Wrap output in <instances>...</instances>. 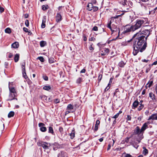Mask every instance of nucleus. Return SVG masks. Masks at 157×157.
<instances>
[{
	"label": "nucleus",
	"instance_id": "obj_55",
	"mask_svg": "<svg viewBox=\"0 0 157 157\" xmlns=\"http://www.w3.org/2000/svg\"><path fill=\"white\" fill-rule=\"evenodd\" d=\"M112 80H113V78H111L110 79L109 82V84H108V85H110L111 84V83L112 81Z\"/></svg>",
	"mask_w": 157,
	"mask_h": 157
},
{
	"label": "nucleus",
	"instance_id": "obj_40",
	"mask_svg": "<svg viewBox=\"0 0 157 157\" xmlns=\"http://www.w3.org/2000/svg\"><path fill=\"white\" fill-rule=\"evenodd\" d=\"M25 25L27 26L28 27L29 26V22L28 20H26L25 22Z\"/></svg>",
	"mask_w": 157,
	"mask_h": 157
},
{
	"label": "nucleus",
	"instance_id": "obj_49",
	"mask_svg": "<svg viewBox=\"0 0 157 157\" xmlns=\"http://www.w3.org/2000/svg\"><path fill=\"white\" fill-rule=\"evenodd\" d=\"M43 78L45 80L47 81L48 80V77L46 76H43Z\"/></svg>",
	"mask_w": 157,
	"mask_h": 157
},
{
	"label": "nucleus",
	"instance_id": "obj_53",
	"mask_svg": "<svg viewBox=\"0 0 157 157\" xmlns=\"http://www.w3.org/2000/svg\"><path fill=\"white\" fill-rule=\"evenodd\" d=\"M130 138V137H127L125 139V141L126 143H128V142L129 139Z\"/></svg>",
	"mask_w": 157,
	"mask_h": 157
},
{
	"label": "nucleus",
	"instance_id": "obj_61",
	"mask_svg": "<svg viewBox=\"0 0 157 157\" xmlns=\"http://www.w3.org/2000/svg\"><path fill=\"white\" fill-rule=\"evenodd\" d=\"M157 64V60L154 62L152 64L153 65H156Z\"/></svg>",
	"mask_w": 157,
	"mask_h": 157
},
{
	"label": "nucleus",
	"instance_id": "obj_50",
	"mask_svg": "<svg viewBox=\"0 0 157 157\" xmlns=\"http://www.w3.org/2000/svg\"><path fill=\"white\" fill-rule=\"evenodd\" d=\"M59 102V99H56L54 100V102L56 103H58Z\"/></svg>",
	"mask_w": 157,
	"mask_h": 157
},
{
	"label": "nucleus",
	"instance_id": "obj_36",
	"mask_svg": "<svg viewBox=\"0 0 157 157\" xmlns=\"http://www.w3.org/2000/svg\"><path fill=\"white\" fill-rule=\"evenodd\" d=\"M97 1L96 0H91V2L89 3H91L93 5H95Z\"/></svg>",
	"mask_w": 157,
	"mask_h": 157
},
{
	"label": "nucleus",
	"instance_id": "obj_44",
	"mask_svg": "<svg viewBox=\"0 0 157 157\" xmlns=\"http://www.w3.org/2000/svg\"><path fill=\"white\" fill-rule=\"evenodd\" d=\"M40 131L42 132H45L46 131V128H40Z\"/></svg>",
	"mask_w": 157,
	"mask_h": 157
},
{
	"label": "nucleus",
	"instance_id": "obj_2",
	"mask_svg": "<svg viewBox=\"0 0 157 157\" xmlns=\"http://www.w3.org/2000/svg\"><path fill=\"white\" fill-rule=\"evenodd\" d=\"M144 22V21L143 20H137L135 24L130 27V31H134L138 29L140 27Z\"/></svg>",
	"mask_w": 157,
	"mask_h": 157
},
{
	"label": "nucleus",
	"instance_id": "obj_64",
	"mask_svg": "<svg viewBox=\"0 0 157 157\" xmlns=\"http://www.w3.org/2000/svg\"><path fill=\"white\" fill-rule=\"evenodd\" d=\"M155 90L156 93H157V84H156V86L155 88Z\"/></svg>",
	"mask_w": 157,
	"mask_h": 157
},
{
	"label": "nucleus",
	"instance_id": "obj_13",
	"mask_svg": "<svg viewBox=\"0 0 157 157\" xmlns=\"http://www.w3.org/2000/svg\"><path fill=\"white\" fill-rule=\"evenodd\" d=\"M73 106L71 104H69L67 105V109L69 110L70 111H74L73 110Z\"/></svg>",
	"mask_w": 157,
	"mask_h": 157
},
{
	"label": "nucleus",
	"instance_id": "obj_52",
	"mask_svg": "<svg viewBox=\"0 0 157 157\" xmlns=\"http://www.w3.org/2000/svg\"><path fill=\"white\" fill-rule=\"evenodd\" d=\"M109 85H108V86L106 87V88L105 89V91H107L110 88V86H109Z\"/></svg>",
	"mask_w": 157,
	"mask_h": 157
},
{
	"label": "nucleus",
	"instance_id": "obj_32",
	"mask_svg": "<svg viewBox=\"0 0 157 157\" xmlns=\"http://www.w3.org/2000/svg\"><path fill=\"white\" fill-rule=\"evenodd\" d=\"M121 3L122 5L125 6L127 5V0H122L121 1Z\"/></svg>",
	"mask_w": 157,
	"mask_h": 157
},
{
	"label": "nucleus",
	"instance_id": "obj_4",
	"mask_svg": "<svg viewBox=\"0 0 157 157\" xmlns=\"http://www.w3.org/2000/svg\"><path fill=\"white\" fill-rule=\"evenodd\" d=\"M37 144L39 146L42 147L45 149H48L49 147L51 146L50 143L41 141L38 142Z\"/></svg>",
	"mask_w": 157,
	"mask_h": 157
},
{
	"label": "nucleus",
	"instance_id": "obj_58",
	"mask_svg": "<svg viewBox=\"0 0 157 157\" xmlns=\"http://www.w3.org/2000/svg\"><path fill=\"white\" fill-rule=\"evenodd\" d=\"M142 61L143 62H144L147 63V62H148V60H146V59H144L142 60Z\"/></svg>",
	"mask_w": 157,
	"mask_h": 157
},
{
	"label": "nucleus",
	"instance_id": "obj_28",
	"mask_svg": "<svg viewBox=\"0 0 157 157\" xmlns=\"http://www.w3.org/2000/svg\"><path fill=\"white\" fill-rule=\"evenodd\" d=\"M100 121L99 120H98L96 121V123L95 125V128H98L99 125Z\"/></svg>",
	"mask_w": 157,
	"mask_h": 157
},
{
	"label": "nucleus",
	"instance_id": "obj_59",
	"mask_svg": "<svg viewBox=\"0 0 157 157\" xmlns=\"http://www.w3.org/2000/svg\"><path fill=\"white\" fill-rule=\"evenodd\" d=\"M103 140V137H102L99 139L100 142H102Z\"/></svg>",
	"mask_w": 157,
	"mask_h": 157
},
{
	"label": "nucleus",
	"instance_id": "obj_23",
	"mask_svg": "<svg viewBox=\"0 0 157 157\" xmlns=\"http://www.w3.org/2000/svg\"><path fill=\"white\" fill-rule=\"evenodd\" d=\"M149 96L150 97L152 100L155 99V95L154 94L152 93L151 92L149 94Z\"/></svg>",
	"mask_w": 157,
	"mask_h": 157
},
{
	"label": "nucleus",
	"instance_id": "obj_56",
	"mask_svg": "<svg viewBox=\"0 0 157 157\" xmlns=\"http://www.w3.org/2000/svg\"><path fill=\"white\" fill-rule=\"evenodd\" d=\"M12 56H13V55L11 53H9V54L8 57H9V58H12Z\"/></svg>",
	"mask_w": 157,
	"mask_h": 157
},
{
	"label": "nucleus",
	"instance_id": "obj_29",
	"mask_svg": "<svg viewBox=\"0 0 157 157\" xmlns=\"http://www.w3.org/2000/svg\"><path fill=\"white\" fill-rule=\"evenodd\" d=\"M37 59H39L41 62H43L44 61V58L42 56L38 57Z\"/></svg>",
	"mask_w": 157,
	"mask_h": 157
},
{
	"label": "nucleus",
	"instance_id": "obj_7",
	"mask_svg": "<svg viewBox=\"0 0 157 157\" xmlns=\"http://www.w3.org/2000/svg\"><path fill=\"white\" fill-rule=\"evenodd\" d=\"M16 96H14V95H13V94L10 92L9 98L7 99V100L8 101H11L13 99H16V100H17V98H15Z\"/></svg>",
	"mask_w": 157,
	"mask_h": 157
},
{
	"label": "nucleus",
	"instance_id": "obj_26",
	"mask_svg": "<svg viewBox=\"0 0 157 157\" xmlns=\"http://www.w3.org/2000/svg\"><path fill=\"white\" fill-rule=\"evenodd\" d=\"M5 32L8 33H10L11 31V29L10 28H7L5 29Z\"/></svg>",
	"mask_w": 157,
	"mask_h": 157
},
{
	"label": "nucleus",
	"instance_id": "obj_47",
	"mask_svg": "<svg viewBox=\"0 0 157 157\" xmlns=\"http://www.w3.org/2000/svg\"><path fill=\"white\" fill-rule=\"evenodd\" d=\"M73 111H70L69 110H67L65 112V115H67L70 113H72Z\"/></svg>",
	"mask_w": 157,
	"mask_h": 157
},
{
	"label": "nucleus",
	"instance_id": "obj_34",
	"mask_svg": "<svg viewBox=\"0 0 157 157\" xmlns=\"http://www.w3.org/2000/svg\"><path fill=\"white\" fill-rule=\"evenodd\" d=\"M39 126L41 128H46L45 127H44V124L42 123H39L38 124Z\"/></svg>",
	"mask_w": 157,
	"mask_h": 157
},
{
	"label": "nucleus",
	"instance_id": "obj_24",
	"mask_svg": "<svg viewBox=\"0 0 157 157\" xmlns=\"http://www.w3.org/2000/svg\"><path fill=\"white\" fill-rule=\"evenodd\" d=\"M14 114V113L13 111L10 112L8 114V117H13Z\"/></svg>",
	"mask_w": 157,
	"mask_h": 157
},
{
	"label": "nucleus",
	"instance_id": "obj_48",
	"mask_svg": "<svg viewBox=\"0 0 157 157\" xmlns=\"http://www.w3.org/2000/svg\"><path fill=\"white\" fill-rule=\"evenodd\" d=\"M119 113H117L114 116H113V118L116 119V118H117L118 117V116H119Z\"/></svg>",
	"mask_w": 157,
	"mask_h": 157
},
{
	"label": "nucleus",
	"instance_id": "obj_27",
	"mask_svg": "<svg viewBox=\"0 0 157 157\" xmlns=\"http://www.w3.org/2000/svg\"><path fill=\"white\" fill-rule=\"evenodd\" d=\"M25 63L23 62L22 63V71L24 72L25 71Z\"/></svg>",
	"mask_w": 157,
	"mask_h": 157
},
{
	"label": "nucleus",
	"instance_id": "obj_25",
	"mask_svg": "<svg viewBox=\"0 0 157 157\" xmlns=\"http://www.w3.org/2000/svg\"><path fill=\"white\" fill-rule=\"evenodd\" d=\"M51 87L49 86H45L43 87V89L47 90H48L51 89Z\"/></svg>",
	"mask_w": 157,
	"mask_h": 157
},
{
	"label": "nucleus",
	"instance_id": "obj_33",
	"mask_svg": "<svg viewBox=\"0 0 157 157\" xmlns=\"http://www.w3.org/2000/svg\"><path fill=\"white\" fill-rule=\"evenodd\" d=\"M49 62L50 63H52L54 62V59L53 58H50L49 59Z\"/></svg>",
	"mask_w": 157,
	"mask_h": 157
},
{
	"label": "nucleus",
	"instance_id": "obj_11",
	"mask_svg": "<svg viewBox=\"0 0 157 157\" xmlns=\"http://www.w3.org/2000/svg\"><path fill=\"white\" fill-rule=\"evenodd\" d=\"M62 20V16L59 13H57L56 16V21L57 22H59Z\"/></svg>",
	"mask_w": 157,
	"mask_h": 157
},
{
	"label": "nucleus",
	"instance_id": "obj_46",
	"mask_svg": "<svg viewBox=\"0 0 157 157\" xmlns=\"http://www.w3.org/2000/svg\"><path fill=\"white\" fill-rule=\"evenodd\" d=\"M92 44H90V46L89 47V49L90 50H93L94 49V48L92 47Z\"/></svg>",
	"mask_w": 157,
	"mask_h": 157
},
{
	"label": "nucleus",
	"instance_id": "obj_16",
	"mask_svg": "<svg viewBox=\"0 0 157 157\" xmlns=\"http://www.w3.org/2000/svg\"><path fill=\"white\" fill-rule=\"evenodd\" d=\"M139 105V102L137 101H135L133 104V109H135Z\"/></svg>",
	"mask_w": 157,
	"mask_h": 157
},
{
	"label": "nucleus",
	"instance_id": "obj_8",
	"mask_svg": "<svg viewBox=\"0 0 157 157\" xmlns=\"http://www.w3.org/2000/svg\"><path fill=\"white\" fill-rule=\"evenodd\" d=\"M10 90V92L13 94L14 96H17V94L16 90L13 87H11L10 86L9 87Z\"/></svg>",
	"mask_w": 157,
	"mask_h": 157
},
{
	"label": "nucleus",
	"instance_id": "obj_31",
	"mask_svg": "<svg viewBox=\"0 0 157 157\" xmlns=\"http://www.w3.org/2000/svg\"><path fill=\"white\" fill-rule=\"evenodd\" d=\"M125 64L124 63L123 61H121L120 62L119 64V66L120 67H123L124 66Z\"/></svg>",
	"mask_w": 157,
	"mask_h": 157
},
{
	"label": "nucleus",
	"instance_id": "obj_19",
	"mask_svg": "<svg viewBox=\"0 0 157 157\" xmlns=\"http://www.w3.org/2000/svg\"><path fill=\"white\" fill-rule=\"evenodd\" d=\"M53 145H54V147H53V149L54 150H56V148H59L60 147V145H59V144L57 143H55L53 144Z\"/></svg>",
	"mask_w": 157,
	"mask_h": 157
},
{
	"label": "nucleus",
	"instance_id": "obj_37",
	"mask_svg": "<svg viewBox=\"0 0 157 157\" xmlns=\"http://www.w3.org/2000/svg\"><path fill=\"white\" fill-rule=\"evenodd\" d=\"M144 107V105H143L141 104L140 106L138 108V110L139 111L141 110Z\"/></svg>",
	"mask_w": 157,
	"mask_h": 157
},
{
	"label": "nucleus",
	"instance_id": "obj_42",
	"mask_svg": "<svg viewBox=\"0 0 157 157\" xmlns=\"http://www.w3.org/2000/svg\"><path fill=\"white\" fill-rule=\"evenodd\" d=\"M89 41H94L95 40V38L94 37H91V38H90L89 39Z\"/></svg>",
	"mask_w": 157,
	"mask_h": 157
},
{
	"label": "nucleus",
	"instance_id": "obj_18",
	"mask_svg": "<svg viewBox=\"0 0 157 157\" xmlns=\"http://www.w3.org/2000/svg\"><path fill=\"white\" fill-rule=\"evenodd\" d=\"M75 135V131L74 128L72 130V132L71 133H70V136H71V139H73Z\"/></svg>",
	"mask_w": 157,
	"mask_h": 157
},
{
	"label": "nucleus",
	"instance_id": "obj_54",
	"mask_svg": "<svg viewBox=\"0 0 157 157\" xmlns=\"http://www.w3.org/2000/svg\"><path fill=\"white\" fill-rule=\"evenodd\" d=\"M23 29L24 31H25V32H28V29L27 28L24 27V28H23Z\"/></svg>",
	"mask_w": 157,
	"mask_h": 157
},
{
	"label": "nucleus",
	"instance_id": "obj_57",
	"mask_svg": "<svg viewBox=\"0 0 157 157\" xmlns=\"http://www.w3.org/2000/svg\"><path fill=\"white\" fill-rule=\"evenodd\" d=\"M86 72V70L85 69H82L80 71V73H85Z\"/></svg>",
	"mask_w": 157,
	"mask_h": 157
},
{
	"label": "nucleus",
	"instance_id": "obj_51",
	"mask_svg": "<svg viewBox=\"0 0 157 157\" xmlns=\"http://www.w3.org/2000/svg\"><path fill=\"white\" fill-rule=\"evenodd\" d=\"M126 119L128 121H130L131 119V117L129 115H128L127 117L126 118Z\"/></svg>",
	"mask_w": 157,
	"mask_h": 157
},
{
	"label": "nucleus",
	"instance_id": "obj_3",
	"mask_svg": "<svg viewBox=\"0 0 157 157\" xmlns=\"http://www.w3.org/2000/svg\"><path fill=\"white\" fill-rule=\"evenodd\" d=\"M146 128H137L136 130L134 132V133L135 134L139 136V138L137 139V140L140 142V141L143 138V134Z\"/></svg>",
	"mask_w": 157,
	"mask_h": 157
},
{
	"label": "nucleus",
	"instance_id": "obj_62",
	"mask_svg": "<svg viewBox=\"0 0 157 157\" xmlns=\"http://www.w3.org/2000/svg\"><path fill=\"white\" fill-rule=\"evenodd\" d=\"M110 147H111V145L110 144H109V145L108 146V147L107 148V150H109V149H110Z\"/></svg>",
	"mask_w": 157,
	"mask_h": 157
},
{
	"label": "nucleus",
	"instance_id": "obj_12",
	"mask_svg": "<svg viewBox=\"0 0 157 157\" xmlns=\"http://www.w3.org/2000/svg\"><path fill=\"white\" fill-rule=\"evenodd\" d=\"M67 154L66 153L61 151L58 155V157H67Z\"/></svg>",
	"mask_w": 157,
	"mask_h": 157
},
{
	"label": "nucleus",
	"instance_id": "obj_17",
	"mask_svg": "<svg viewBox=\"0 0 157 157\" xmlns=\"http://www.w3.org/2000/svg\"><path fill=\"white\" fill-rule=\"evenodd\" d=\"M143 154L144 155H146L148 153V150L145 147H143Z\"/></svg>",
	"mask_w": 157,
	"mask_h": 157
},
{
	"label": "nucleus",
	"instance_id": "obj_20",
	"mask_svg": "<svg viewBox=\"0 0 157 157\" xmlns=\"http://www.w3.org/2000/svg\"><path fill=\"white\" fill-rule=\"evenodd\" d=\"M122 157H132V156L129 154H127L126 153H124L122 155Z\"/></svg>",
	"mask_w": 157,
	"mask_h": 157
},
{
	"label": "nucleus",
	"instance_id": "obj_35",
	"mask_svg": "<svg viewBox=\"0 0 157 157\" xmlns=\"http://www.w3.org/2000/svg\"><path fill=\"white\" fill-rule=\"evenodd\" d=\"M22 74L23 75V77L25 78H28V77L27 76L25 72V71H22Z\"/></svg>",
	"mask_w": 157,
	"mask_h": 157
},
{
	"label": "nucleus",
	"instance_id": "obj_63",
	"mask_svg": "<svg viewBox=\"0 0 157 157\" xmlns=\"http://www.w3.org/2000/svg\"><path fill=\"white\" fill-rule=\"evenodd\" d=\"M83 40L84 41H86L87 40V38L86 36H84Z\"/></svg>",
	"mask_w": 157,
	"mask_h": 157
},
{
	"label": "nucleus",
	"instance_id": "obj_5",
	"mask_svg": "<svg viewBox=\"0 0 157 157\" xmlns=\"http://www.w3.org/2000/svg\"><path fill=\"white\" fill-rule=\"evenodd\" d=\"M98 7L93 6L91 3H88L87 6V9L89 11L93 10L94 11H96L98 10Z\"/></svg>",
	"mask_w": 157,
	"mask_h": 157
},
{
	"label": "nucleus",
	"instance_id": "obj_9",
	"mask_svg": "<svg viewBox=\"0 0 157 157\" xmlns=\"http://www.w3.org/2000/svg\"><path fill=\"white\" fill-rule=\"evenodd\" d=\"M157 120V113L152 114L150 116L148 119V120Z\"/></svg>",
	"mask_w": 157,
	"mask_h": 157
},
{
	"label": "nucleus",
	"instance_id": "obj_15",
	"mask_svg": "<svg viewBox=\"0 0 157 157\" xmlns=\"http://www.w3.org/2000/svg\"><path fill=\"white\" fill-rule=\"evenodd\" d=\"M19 54H16L14 57V61L15 62H17L19 60Z\"/></svg>",
	"mask_w": 157,
	"mask_h": 157
},
{
	"label": "nucleus",
	"instance_id": "obj_39",
	"mask_svg": "<svg viewBox=\"0 0 157 157\" xmlns=\"http://www.w3.org/2000/svg\"><path fill=\"white\" fill-rule=\"evenodd\" d=\"M92 30L97 31L98 30V27L96 26H94L92 29Z\"/></svg>",
	"mask_w": 157,
	"mask_h": 157
},
{
	"label": "nucleus",
	"instance_id": "obj_22",
	"mask_svg": "<svg viewBox=\"0 0 157 157\" xmlns=\"http://www.w3.org/2000/svg\"><path fill=\"white\" fill-rule=\"evenodd\" d=\"M40 44L41 47H44L46 45V42L44 41H41L40 42Z\"/></svg>",
	"mask_w": 157,
	"mask_h": 157
},
{
	"label": "nucleus",
	"instance_id": "obj_1",
	"mask_svg": "<svg viewBox=\"0 0 157 157\" xmlns=\"http://www.w3.org/2000/svg\"><path fill=\"white\" fill-rule=\"evenodd\" d=\"M149 34V31L146 29L142 32L140 31L134 35L133 37L136 38L133 45V54L134 56L136 55L139 51L142 52L146 48L147 44L145 42L144 39L146 40Z\"/></svg>",
	"mask_w": 157,
	"mask_h": 157
},
{
	"label": "nucleus",
	"instance_id": "obj_21",
	"mask_svg": "<svg viewBox=\"0 0 157 157\" xmlns=\"http://www.w3.org/2000/svg\"><path fill=\"white\" fill-rule=\"evenodd\" d=\"M153 81H149L145 86L146 88H147V86L148 87H150L152 86L153 84Z\"/></svg>",
	"mask_w": 157,
	"mask_h": 157
},
{
	"label": "nucleus",
	"instance_id": "obj_38",
	"mask_svg": "<svg viewBox=\"0 0 157 157\" xmlns=\"http://www.w3.org/2000/svg\"><path fill=\"white\" fill-rule=\"evenodd\" d=\"M149 123V122H146V123H145V124H144L143 126L142 127V128H146V127H148V125H147V124H148Z\"/></svg>",
	"mask_w": 157,
	"mask_h": 157
},
{
	"label": "nucleus",
	"instance_id": "obj_10",
	"mask_svg": "<svg viewBox=\"0 0 157 157\" xmlns=\"http://www.w3.org/2000/svg\"><path fill=\"white\" fill-rule=\"evenodd\" d=\"M46 21V16H43L42 22L41 25V27L42 28H44L45 27V23Z\"/></svg>",
	"mask_w": 157,
	"mask_h": 157
},
{
	"label": "nucleus",
	"instance_id": "obj_45",
	"mask_svg": "<svg viewBox=\"0 0 157 157\" xmlns=\"http://www.w3.org/2000/svg\"><path fill=\"white\" fill-rule=\"evenodd\" d=\"M4 9L2 7L0 6V12L1 13H2L4 11Z\"/></svg>",
	"mask_w": 157,
	"mask_h": 157
},
{
	"label": "nucleus",
	"instance_id": "obj_30",
	"mask_svg": "<svg viewBox=\"0 0 157 157\" xmlns=\"http://www.w3.org/2000/svg\"><path fill=\"white\" fill-rule=\"evenodd\" d=\"M48 5H43L42 6V9L44 10H46L48 9Z\"/></svg>",
	"mask_w": 157,
	"mask_h": 157
},
{
	"label": "nucleus",
	"instance_id": "obj_6",
	"mask_svg": "<svg viewBox=\"0 0 157 157\" xmlns=\"http://www.w3.org/2000/svg\"><path fill=\"white\" fill-rule=\"evenodd\" d=\"M109 52V50L105 48H103L101 49L100 53L102 56H104L107 54Z\"/></svg>",
	"mask_w": 157,
	"mask_h": 157
},
{
	"label": "nucleus",
	"instance_id": "obj_60",
	"mask_svg": "<svg viewBox=\"0 0 157 157\" xmlns=\"http://www.w3.org/2000/svg\"><path fill=\"white\" fill-rule=\"evenodd\" d=\"M107 27H108V28L111 29V25H110V24L109 23Z\"/></svg>",
	"mask_w": 157,
	"mask_h": 157
},
{
	"label": "nucleus",
	"instance_id": "obj_43",
	"mask_svg": "<svg viewBox=\"0 0 157 157\" xmlns=\"http://www.w3.org/2000/svg\"><path fill=\"white\" fill-rule=\"evenodd\" d=\"M53 128H49V132L53 134Z\"/></svg>",
	"mask_w": 157,
	"mask_h": 157
},
{
	"label": "nucleus",
	"instance_id": "obj_14",
	"mask_svg": "<svg viewBox=\"0 0 157 157\" xmlns=\"http://www.w3.org/2000/svg\"><path fill=\"white\" fill-rule=\"evenodd\" d=\"M19 46L18 43L15 42L12 44L11 46L12 48H17Z\"/></svg>",
	"mask_w": 157,
	"mask_h": 157
},
{
	"label": "nucleus",
	"instance_id": "obj_41",
	"mask_svg": "<svg viewBox=\"0 0 157 157\" xmlns=\"http://www.w3.org/2000/svg\"><path fill=\"white\" fill-rule=\"evenodd\" d=\"M82 78H78L77 80V82L78 83H80L82 81Z\"/></svg>",
	"mask_w": 157,
	"mask_h": 157
}]
</instances>
